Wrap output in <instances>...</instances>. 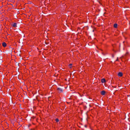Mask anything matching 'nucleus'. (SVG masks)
<instances>
[{"mask_svg":"<svg viewBox=\"0 0 130 130\" xmlns=\"http://www.w3.org/2000/svg\"><path fill=\"white\" fill-rule=\"evenodd\" d=\"M57 90L58 91L59 93L62 92L63 91L62 89L60 88H58L57 89Z\"/></svg>","mask_w":130,"mask_h":130,"instance_id":"obj_1","label":"nucleus"},{"mask_svg":"<svg viewBox=\"0 0 130 130\" xmlns=\"http://www.w3.org/2000/svg\"><path fill=\"white\" fill-rule=\"evenodd\" d=\"M105 92L104 91H102L101 92V95H105Z\"/></svg>","mask_w":130,"mask_h":130,"instance_id":"obj_3","label":"nucleus"},{"mask_svg":"<svg viewBox=\"0 0 130 130\" xmlns=\"http://www.w3.org/2000/svg\"><path fill=\"white\" fill-rule=\"evenodd\" d=\"M118 75L119 76L121 77L123 75V73L122 72H120L118 73Z\"/></svg>","mask_w":130,"mask_h":130,"instance_id":"obj_2","label":"nucleus"},{"mask_svg":"<svg viewBox=\"0 0 130 130\" xmlns=\"http://www.w3.org/2000/svg\"><path fill=\"white\" fill-rule=\"evenodd\" d=\"M55 121H56V122H59V121L58 119L57 118V119H56Z\"/></svg>","mask_w":130,"mask_h":130,"instance_id":"obj_8","label":"nucleus"},{"mask_svg":"<svg viewBox=\"0 0 130 130\" xmlns=\"http://www.w3.org/2000/svg\"><path fill=\"white\" fill-rule=\"evenodd\" d=\"M117 24H114L113 26L115 28H117Z\"/></svg>","mask_w":130,"mask_h":130,"instance_id":"obj_7","label":"nucleus"},{"mask_svg":"<svg viewBox=\"0 0 130 130\" xmlns=\"http://www.w3.org/2000/svg\"><path fill=\"white\" fill-rule=\"evenodd\" d=\"M72 64H69V66L70 68H72Z\"/></svg>","mask_w":130,"mask_h":130,"instance_id":"obj_9","label":"nucleus"},{"mask_svg":"<svg viewBox=\"0 0 130 130\" xmlns=\"http://www.w3.org/2000/svg\"><path fill=\"white\" fill-rule=\"evenodd\" d=\"M17 24L16 23H14L12 25V26L13 27H15L17 26Z\"/></svg>","mask_w":130,"mask_h":130,"instance_id":"obj_6","label":"nucleus"},{"mask_svg":"<svg viewBox=\"0 0 130 130\" xmlns=\"http://www.w3.org/2000/svg\"><path fill=\"white\" fill-rule=\"evenodd\" d=\"M7 44H6L5 43V42H3L2 43V45L4 47H5L6 46Z\"/></svg>","mask_w":130,"mask_h":130,"instance_id":"obj_4","label":"nucleus"},{"mask_svg":"<svg viewBox=\"0 0 130 130\" xmlns=\"http://www.w3.org/2000/svg\"><path fill=\"white\" fill-rule=\"evenodd\" d=\"M106 82V80L105 79L103 78L101 79V82L102 83H104Z\"/></svg>","mask_w":130,"mask_h":130,"instance_id":"obj_5","label":"nucleus"}]
</instances>
